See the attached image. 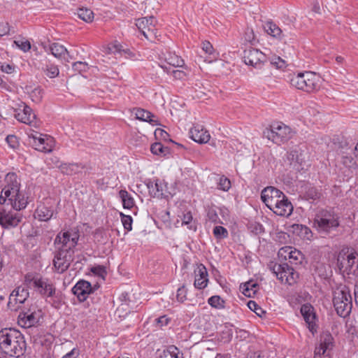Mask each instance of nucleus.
I'll return each instance as SVG.
<instances>
[{
	"label": "nucleus",
	"instance_id": "f8f14e48",
	"mask_svg": "<svg viewBox=\"0 0 358 358\" xmlns=\"http://www.w3.org/2000/svg\"><path fill=\"white\" fill-rule=\"evenodd\" d=\"M38 133L35 134H31L29 136L33 139L31 143L32 146L40 152H50L53 148L54 141L51 137H48L46 135L42 136V134L38 136Z\"/></svg>",
	"mask_w": 358,
	"mask_h": 358
},
{
	"label": "nucleus",
	"instance_id": "a878e982",
	"mask_svg": "<svg viewBox=\"0 0 358 358\" xmlns=\"http://www.w3.org/2000/svg\"><path fill=\"white\" fill-rule=\"evenodd\" d=\"M83 166L76 163L62 164L59 166L61 171L66 175H73L79 172Z\"/></svg>",
	"mask_w": 358,
	"mask_h": 358
},
{
	"label": "nucleus",
	"instance_id": "72a5a7b5",
	"mask_svg": "<svg viewBox=\"0 0 358 358\" xmlns=\"http://www.w3.org/2000/svg\"><path fill=\"white\" fill-rule=\"evenodd\" d=\"M257 286L256 283H254L252 281L248 282L243 285V286L241 287L243 289V294L248 297H251L252 294H255L257 292Z\"/></svg>",
	"mask_w": 358,
	"mask_h": 358
},
{
	"label": "nucleus",
	"instance_id": "8fccbe9b",
	"mask_svg": "<svg viewBox=\"0 0 358 358\" xmlns=\"http://www.w3.org/2000/svg\"><path fill=\"white\" fill-rule=\"evenodd\" d=\"M41 278L38 277V276H36L33 273H27L25 277H24V282H25V284L29 287H34V282H35V280H39Z\"/></svg>",
	"mask_w": 358,
	"mask_h": 358
},
{
	"label": "nucleus",
	"instance_id": "bf43d9fd",
	"mask_svg": "<svg viewBox=\"0 0 358 358\" xmlns=\"http://www.w3.org/2000/svg\"><path fill=\"white\" fill-rule=\"evenodd\" d=\"M202 49L206 53L210 55H212L214 53L213 47L209 41H204L202 43Z\"/></svg>",
	"mask_w": 358,
	"mask_h": 358
},
{
	"label": "nucleus",
	"instance_id": "b1692460",
	"mask_svg": "<svg viewBox=\"0 0 358 358\" xmlns=\"http://www.w3.org/2000/svg\"><path fill=\"white\" fill-rule=\"evenodd\" d=\"M18 317L19 322L22 323V325L26 327H30L38 322V318L35 313L31 312L29 310L27 312L20 313Z\"/></svg>",
	"mask_w": 358,
	"mask_h": 358
},
{
	"label": "nucleus",
	"instance_id": "4be33fe9",
	"mask_svg": "<svg viewBox=\"0 0 358 358\" xmlns=\"http://www.w3.org/2000/svg\"><path fill=\"white\" fill-rule=\"evenodd\" d=\"M134 110L135 111L136 119L141 121L148 122L152 125L159 124L158 120L155 119V116L150 112L140 108H134Z\"/></svg>",
	"mask_w": 358,
	"mask_h": 358
},
{
	"label": "nucleus",
	"instance_id": "4468645a",
	"mask_svg": "<svg viewBox=\"0 0 358 358\" xmlns=\"http://www.w3.org/2000/svg\"><path fill=\"white\" fill-rule=\"evenodd\" d=\"M320 78L316 73L306 71L303 91L308 93L316 92L320 89Z\"/></svg>",
	"mask_w": 358,
	"mask_h": 358
},
{
	"label": "nucleus",
	"instance_id": "4c0bfd02",
	"mask_svg": "<svg viewBox=\"0 0 358 358\" xmlns=\"http://www.w3.org/2000/svg\"><path fill=\"white\" fill-rule=\"evenodd\" d=\"M208 302L212 307L216 308H222L224 306V301L217 295L210 297Z\"/></svg>",
	"mask_w": 358,
	"mask_h": 358
},
{
	"label": "nucleus",
	"instance_id": "49530a36",
	"mask_svg": "<svg viewBox=\"0 0 358 358\" xmlns=\"http://www.w3.org/2000/svg\"><path fill=\"white\" fill-rule=\"evenodd\" d=\"M271 65L276 69H283L286 67V62L280 57H273L270 60Z\"/></svg>",
	"mask_w": 358,
	"mask_h": 358
},
{
	"label": "nucleus",
	"instance_id": "a19ab883",
	"mask_svg": "<svg viewBox=\"0 0 358 358\" xmlns=\"http://www.w3.org/2000/svg\"><path fill=\"white\" fill-rule=\"evenodd\" d=\"M213 234L217 239H222L227 237L228 231L224 227L217 226L213 229Z\"/></svg>",
	"mask_w": 358,
	"mask_h": 358
},
{
	"label": "nucleus",
	"instance_id": "20e7f679",
	"mask_svg": "<svg viewBox=\"0 0 358 358\" xmlns=\"http://www.w3.org/2000/svg\"><path fill=\"white\" fill-rule=\"evenodd\" d=\"M26 341L23 334L13 328L0 330V349L7 355L20 357L25 353Z\"/></svg>",
	"mask_w": 358,
	"mask_h": 358
},
{
	"label": "nucleus",
	"instance_id": "cd10ccee",
	"mask_svg": "<svg viewBox=\"0 0 358 358\" xmlns=\"http://www.w3.org/2000/svg\"><path fill=\"white\" fill-rule=\"evenodd\" d=\"M36 213L41 221H48L53 216L54 212L48 207L41 206L37 208Z\"/></svg>",
	"mask_w": 358,
	"mask_h": 358
},
{
	"label": "nucleus",
	"instance_id": "7c9ffc66",
	"mask_svg": "<svg viewBox=\"0 0 358 358\" xmlns=\"http://www.w3.org/2000/svg\"><path fill=\"white\" fill-rule=\"evenodd\" d=\"M159 358H183L178 348L172 345L159 354Z\"/></svg>",
	"mask_w": 358,
	"mask_h": 358
},
{
	"label": "nucleus",
	"instance_id": "ea45409f",
	"mask_svg": "<svg viewBox=\"0 0 358 358\" xmlns=\"http://www.w3.org/2000/svg\"><path fill=\"white\" fill-rule=\"evenodd\" d=\"M120 215L121 217V221H122L124 228L127 231H131L132 229V222H133L131 216L124 215L122 213H120Z\"/></svg>",
	"mask_w": 358,
	"mask_h": 358
},
{
	"label": "nucleus",
	"instance_id": "412c9836",
	"mask_svg": "<svg viewBox=\"0 0 358 358\" xmlns=\"http://www.w3.org/2000/svg\"><path fill=\"white\" fill-rule=\"evenodd\" d=\"M146 186L151 196L160 198L164 196V184L159 180L155 182L150 180L146 182Z\"/></svg>",
	"mask_w": 358,
	"mask_h": 358
},
{
	"label": "nucleus",
	"instance_id": "79ce46f5",
	"mask_svg": "<svg viewBox=\"0 0 358 358\" xmlns=\"http://www.w3.org/2000/svg\"><path fill=\"white\" fill-rule=\"evenodd\" d=\"M207 218L213 223L220 222V218L217 210L214 207L208 208L207 210Z\"/></svg>",
	"mask_w": 358,
	"mask_h": 358
},
{
	"label": "nucleus",
	"instance_id": "aec40b11",
	"mask_svg": "<svg viewBox=\"0 0 358 358\" xmlns=\"http://www.w3.org/2000/svg\"><path fill=\"white\" fill-rule=\"evenodd\" d=\"M28 297V290L23 287H17L10 295L8 303H11L13 301H15V303L22 304Z\"/></svg>",
	"mask_w": 358,
	"mask_h": 358
},
{
	"label": "nucleus",
	"instance_id": "bb28decb",
	"mask_svg": "<svg viewBox=\"0 0 358 358\" xmlns=\"http://www.w3.org/2000/svg\"><path fill=\"white\" fill-rule=\"evenodd\" d=\"M305 72L292 74L290 76L289 83L292 86L303 91L304 83Z\"/></svg>",
	"mask_w": 358,
	"mask_h": 358
},
{
	"label": "nucleus",
	"instance_id": "393cba45",
	"mask_svg": "<svg viewBox=\"0 0 358 358\" xmlns=\"http://www.w3.org/2000/svg\"><path fill=\"white\" fill-rule=\"evenodd\" d=\"M49 50L51 54L56 58L62 59L64 58L66 62H69V58L66 59L65 55H67L69 58H71L69 55L67 49L62 45L54 43L49 47Z\"/></svg>",
	"mask_w": 358,
	"mask_h": 358
},
{
	"label": "nucleus",
	"instance_id": "37998d69",
	"mask_svg": "<svg viewBox=\"0 0 358 358\" xmlns=\"http://www.w3.org/2000/svg\"><path fill=\"white\" fill-rule=\"evenodd\" d=\"M333 337L330 334H324L320 338V345L329 350L332 346Z\"/></svg>",
	"mask_w": 358,
	"mask_h": 358
},
{
	"label": "nucleus",
	"instance_id": "f257e3e1",
	"mask_svg": "<svg viewBox=\"0 0 358 358\" xmlns=\"http://www.w3.org/2000/svg\"><path fill=\"white\" fill-rule=\"evenodd\" d=\"M78 231L59 233L54 241L56 248L53 259V267L58 273H63L69 268L74 259V248L78 244Z\"/></svg>",
	"mask_w": 358,
	"mask_h": 358
},
{
	"label": "nucleus",
	"instance_id": "f03ea898",
	"mask_svg": "<svg viewBox=\"0 0 358 358\" xmlns=\"http://www.w3.org/2000/svg\"><path fill=\"white\" fill-rule=\"evenodd\" d=\"M3 187L0 195V205L8 206L15 210H20L27 206L24 194L20 192V183L16 174L9 173L6 176Z\"/></svg>",
	"mask_w": 358,
	"mask_h": 358
},
{
	"label": "nucleus",
	"instance_id": "e433bc0d",
	"mask_svg": "<svg viewBox=\"0 0 358 358\" xmlns=\"http://www.w3.org/2000/svg\"><path fill=\"white\" fill-rule=\"evenodd\" d=\"M248 307L260 317H264L266 315V311L264 310L255 301H249L248 302Z\"/></svg>",
	"mask_w": 358,
	"mask_h": 358
},
{
	"label": "nucleus",
	"instance_id": "c03bdc74",
	"mask_svg": "<svg viewBox=\"0 0 358 358\" xmlns=\"http://www.w3.org/2000/svg\"><path fill=\"white\" fill-rule=\"evenodd\" d=\"M30 98L32 101L39 103L43 97L42 90L39 87L34 88L29 94Z\"/></svg>",
	"mask_w": 358,
	"mask_h": 358
},
{
	"label": "nucleus",
	"instance_id": "864d4df0",
	"mask_svg": "<svg viewBox=\"0 0 358 358\" xmlns=\"http://www.w3.org/2000/svg\"><path fill=\"white\" fill-rule=\"evenodd\" d=\"M6 140L9 146L12 148H16L19 145L18 139L17 136L15 135H8L6 137Z\"/></svg>",
	"mask_w": 358,
	"mask_h": 358
},
{
	"label": "nucleus",
	"instance_id": "1a4fd4ad",
	"mask_svg": "<svg viewBox=\"0 0 358 358\" xmlns=\"http://www.w3.org/2000/svg\"><path fill=\"white\" fill-rule=\"evenodd\" d=\"M358 262L357 254L356 252H345L342 250L338 255L337 265L339 270L347 274L355 271L354 266Z\"/></svg>",
	"mask_w": 358,
	"mask_h": 358
},
{
	"label": "nucleus",
	"instance_id": "f704fd0d",
	"mask_svg": "<svg viewBox=\"0 0 358 358\" xmlns=\"http://www.w3.org/2000/svg\"><path fill=\"white\" fill-rule=\"evenodd\" d=\"M304 196L307 199L317 200L321 196V193L314 187H308L304 193Z\"/></svg>",
	"mask_w": 358,
	"mask_h": 358
},
{
	"label": "nucleus",
	"instance_id": "a211bd4d",
	"mask_svg": "<svg viewBox=\"0 0 358 358\" xmlns=\"http://www.w3.org/2000/svg\"><path fill=\"white\" fill-rule=\"evenodd\" d=\"M194 287L199 289L205 288L208 282L206 268L201 264L198 265L196 268L194 270Z\"/></svg>",
	"mask_w": 358,
	"mask_h": 358
},
{
	"label": "nucleus",
	"instance_id": "6e6552de",
	"mask_svg": "<svg viewBox=\"0 0 358 358\" xmlns=\"http://www.w3.org/2000/svg\"><path fill=\"white\" fill-rule=\"evenodd\" d=\"M269 268L282 282L292 285L298 278V274L287 264L271 262Z\"/></svg>",
	"mask_w": 358,
	"mask_h": 358
},
{
	"label": "nucleus",
	"instance_id": "39448f33",
	"mask_svg": "<svg viewBox=\"0 0 358 358\" xmlns=\"http://www.w3.org/2000/svg\"><path fill=\"white\" fill-rule=\"evenodd\" d=\"M338 226V217L334 211L322 209L315 215L314 227L320 232L329 233Z\"/></svg>",
	"mask_w": 358,
	"mask_h": 358
},
{
	"label": "nucleus",
	"instance_id": "423d86ee",
	"mask_svg": "<svg viewBox=\"0 0 358 358\" xmlns=\"http://www.w3.org/2000/svg\"><path fill=\"white\" fill-rule=\"evenodd\" d=\"M334 306L337 314L345 317L351 312L352 303L350 291L348 287L344 286L341 289L334 292L333 299Z\"/></svg>",
	"mask_w": 358,
	"mask_h": 358
},
{
	"label": "nucleus",
	"instance_id": "ddd939ff",
	"mask_svg": "<svg viewBox=\"0 0 358 358\" xmlns=\"http://www.w3.org/2000/svg\"><path fill=\"white\" fill-rule=\"evenodd\" d=\"M15 118L26 124L35 125L36 115L33 112L32 109L22 103L19 106V108L15 110Z\"/></svg>",
	"mask_w": 358,
	"mask_h": 358
},
{
	"label": "nucleus",
	"instance_id": "9b49d317",
	"mask_svg": "<svg viewBox=\"0 0 358 358\" xmlns=\"http://www.w3.org/2000/svg\"><path fill=\"white\" fill-rule=\"evenodd\" d=\"M243 60L245 64L255 68H261L266 61V56L259 50L250 48L243 52Z\"/></svg>",
	"mask_w": 358,
	"mask_h": 358
},
{
	"label": "nucleus",
	"instance_id": "2f4dec72",
	"mask_svg": "<svg viewBox=\"0 0 358 358\" xmlns=\"http://www.w3.org/2000/svg\"><path fill=\"white\" fill-rule=\"evenodd\" d=\"M301 313L305 321L310 325L313 323L315 315L313 313V307L310 305L305 304L301 306Z\"/></svg>",
	"mask_w": 358,
	"mask_h": 358
},
{
	"label": "nucleus",
	"instance_id": "13d9d810",
	"mask_svg": "<svg viewBox=\"0 0 358 358\" xmlns=\"http://www.w3.org/2000/svg\"><path fill=\"white\" fill-rule=\"evenodd\" d=\"M343 164L350 169H356L357 163L351 157H344Z\"/></svg>",
	"mask_w": 358,
	"mask_h": 358
},
{
	"label": "nucleus",
	"instance_id": "9d476101",
	"mask_svg": "<svg viewBox=\"0 0 358 358\" xmlns=\"http://www.w3.org/2000/svg\"><path fill=\"white\" fill-rule=\"evenodd\" d=\"M22 216L19 213L8 210L5 206L0 208V224L4 229L17 227L22 221Z\"/></svg>",
	"mask_w": 358,
	"mask_h": 358
},
{
	"label": "nucleus",
	"instance_id": "f3484780",
	"mask_svg": "<svg viewBox=\"0 0 358 358\" xmlns=\"http://www.w3.org/2000/svg\"><path fill=\"white\" fill-rule=\"evenodd\" d=\"M191 138L199 143H206L209 141L210 136L203 126L196 124L189 131Z\"/></svg>",
	"mask_w": 358,
	"mask_h": 358
},
{
	"label": "nucleus",
	"instance_id": "473e14b6",
	"mask_svg": "<svg viewBox=\"0 0 358 358\" xmlns=\"http://www.w3.org/2000/svg\"><path fill=\"white\" fill-rule=\"evenodd\" d=\"M77 14L79 18L86 22H91L94 19L93 12L88 8H79Z\"/></svg>",
	"mask_w": 358,
	"mask_h": 358
},
{
	"label": "nucleus",
	"instance_id": "de8ad7c7",
	"mask_svg": "<svg viewBox=\"0 0 358 358\" xmlns=\"http://www.w3.org/2000/svg\"><path fill=\"white\" fill-rule=\"evenodd\" d=\"M176 299L180 303H183L187 299V289L184 285L178 289Z\"/></svg>",
	"mask_w": 358,
	"mask_h": 358
},
{
	"label": "nucleus",
	"instance_id": "603ef678",
	"mask_svg": "<svg viewBox=\"0 0 358 358\" xmlns=\"http://www.w3.org/2000/svg\"><path fill=\"white\" fill-rule=\"evenodd\" d=\"M165 149H166V148L164 147L161 143H155L152 144L150 148V150L154 155L163 154Z\"/></svg>",
	"mask_w": 358,
	"mask_h": 358
},
{
	"label": "nucleus",
	"instance_id": "338daca9",
	"mask_svg": "<svg viewBox=\"0 0 358 358\" xmlns=\"http://www.w3.org/2000/svg\"><path fill=\"white\" fill-rule=\"evenodd\" d=\"M172 74L175 78L179 80L183 79L186 76V73L184 71L180 70H173L172 71Z\"/></svg>",
	"mask_w": 358,
	"mask_h": 358
},
{
	"label": "nucleus",
	"instance_id": "c756f323",
	"mask_svg": "<svg viewBox=\"0 0 358 358\" xmlns=\"http://www.w3.org/2000/svg\"><path fill=\"white\" fill-rule=\"evenodd\" d=\"M264 28L268 34L280 39L282 38V30L273 22H266Z\"/></svg>",
	"mask_w": 358,
	"mask_h": 358
},
{
	"label": "nucleus",
	"instance_id": "774afa93",
	"mask_svg": "<svg viewBox=\"0 0 358 358\" xmlns=\"http://www.w3.org/2000/svg\"><path fill=\"white\" fill-rule=\"evenodd\" d=\"M78 356V351L73 348L71 352L65 355L62 358H77Z\"/></svg>",
	"mask_w": 358,
	"mask_h": 358
},
{
	"label": "nucleus",
	"instance_id": "69168bd1",
	"mask_svg": "<svg viewBox=\"0 0 358 358\" xmlns=\"http://www.w3.org/2000/svg\"><path fill=\"white\" fill-rule=\"evenodd\" d=\"M155 135L157 137L160 136L164 140H166L169 136V134L162 129H157L155 131Z\"/></svg>",
	"mask_w": 358,
	"mask_h": 358
},
{
	"label": "nucleus",
	"instance_id": "dca6fc26",
	"mask_svg": "<svg viewBox=\"0 0 358 358\" xmlns=\"http://www.w3.org/2000/svg\"><path fill=\"white\" fill-rule=\"evenodd\" d=\"M41 295L47 297L52 296L55 293V288L52 283H50L47 279L41 278L35 280L34 287Z\"/></svg>",
	"mask_w": 358,
	"mask_h": 358
},
{
	"label": "nucleus",
	"instance_id": "4d7b16f0",
	"mask_svg": "<svg viewBox=\"0 0 358 358\" xmlns=\"http://www.w3.org/2000/svg\"><path fill=\"white\" fill-rule=\"evenodd\" d=\"M292 248L289 246H285L281 248L278 251V256L281 257L282 258L287 259H288V257L289 255V252H292Z\"/></svg>",
	"mask_w": 358,
	"mask_h": 358
},
{
	"label": "nucleus",
	"instance_id": "3c124183",
	"mask_svg": "<svg viewBox=\"0 0 358 358\" xmlns=\"http://www.w3.org/2000/svg\"><path fill=\"white\" fill-rule=\"evenodd\" d=\"M250 229L251 232L255 235H259L264 232V228L260 223L254 222L250 224Z\"/></svg>",
	"mask_w": 358,
	"mask_h": 358
},
{
	"label": "nucleus",
	"instance_id": "0e129e2a",
	"mask_svg": "<svg viewBox=\"0 0 358 358\" xmlns=\"http://www.w3.org/2000/svg\"><path fill=\"white\" fill-rule=\"evenodd\" d=\"M157 323L159 327L167 325L170 319L166 315H163L156 319Z\"/></svg>",
	"mask_w": 358,
	"mask_h": 358
},
{
	"label": "nucleus",
	"instance_id": "c9c22d12",
	"mask_svg": "<svg viewBox=\"0 0 358 358\" xmlns=\"http://www.w3.org/2000/svg\"><path fill=\"white\" fill-rule=\"evenodd\" d=\"M43 70L45 76L50 78H56L59 75V69L54 64L46 65L45 68H43Z\"/></svg>",
	"mask_w": 358,
	"mask_h": 358
},
{
	"label": "nucleus",
	"instance_id": "5fc2aeb1",
	"mask_svg": "<svg viewBox=\"0 0 358 358\" xmlns=\"http://www.w3.org/2000/svg\"><path fill=\"white\" fill-rule=\"evenodd\" d=\"M219 187L220 189L227 191L231 187V182L228 178L221 177L220 178Z\"/></svg>",
	"mask_w": 358,
	"mask_h": 358
},
{
	"label": "nucleus",
	"instance_id": "a18cd8bd",
	"mask_svg": "<svg viewBox=\"0 0 358 358\" xmlns=\"http://www.w3.org/2000/svg\"><path fill=\"white\" fill-rule=\"evenodd\" d=\"M182 224L187 225V227L189 229H194L196 230V227L194 225L192 224V215L191 212H187L186 213H184L182 215Z\"/></svg>",
	"mask_w": 358,
	"mask_h": 358
},
{
	"label": "nucleus",
	"instance_id": "e2e57ef3",
	"mask_svg": "<svg viewBox=\"0 0 358 358\" xmlns=\"http://www.w3.org/2000/svg\"><path fill=\"white\" fill-rule=\"evenodd\" d=\"M288 237L289 236L287 235V233L280 231L276 233L275 240L279 241L280 243H282L286 241Z\"/></svg>",
	"mask_w": 358,
	"mask_h": 358
},
{
	"label": "nucleus",
	"instance_id": "58836bf2",
	"mask_svg": "<svg viewBox=\"0 0 358 358\" xmlns=\"http://www.w3.org/2000/svg\"><path fill=\"white\" fill-rule=\"evenodd\" d=\"M14 43L23 52H27L31 49V43L28 40L19 38L14 41Z\"/></svg>",
	"mask_w": 358,
	"mask_h": 358
},
{
	"label": "nucleus",
	"instance_id": "7ed1b4c3",
	"mask_svg": "<svg viewBox=\"0 0 358 358\" xmlns=\"http://www.w3.org/2000/svg\"><path fill=\"white\" fill-rule=\"evenodd\" d=\"M261 199L265 205L279 216L289 217L293 211V206L285 194L273 186L263 189Z\"/></svg>",
	"mask_w": 358,
	"mask_h": 358
},
{
	"label": "nucleus",
	"instance_id": "2eb2a0df",
	"mask_svg": "<svg viewBox=\"0 0 358 358\" xmlns=\"http://www.w3.org/2000/svg\"><path fill=\"white\" fill-rule=\"evenodd\" d=\"M72 292L80 301H84L92 292L91 284L85 280H80L72 288Z\"/></svg>",
	"mask_w": 358,
	"mask_h": 358
},
{
	"label": "nucleus",
	"instance_id": "6ab92c4d",
	"mask_svg": "<svg viewBox=\"0 0 358 358\" xmlns=\"http://www.w3.org/2000/svg\"><path fill=\"white\" fill-rule=\"evenodd\" d=\"M136 25L138 29L141 31L143 36L149 38L148 34L145 29H148V32L153 31V27L155 25V20L153 16L148 17H142L136 20Z\"/></svg>",
	"mask_w": 358,
	"mask_h": 358
},
{
	"label": "nucleus",
	"instance_id": "680f3d73",
	"mask_svg": "<svg viewBox=\"0 0 358 358\" xmlns=\"http://www.w3.org/2000/svg\"><path fill=\"white\" fill-rule=\"evenodd\" d=\"M327 347H322L320 344L318 347L315 349V357L314 358H322V355H324L327 351Z\"/></svg>",
	"mask_w": 358,
	"mask_h": 358
},
{
	"label": "nucleus",
	"instance_id": "5701e85b",
	"mask_svg": "<svg viewBox=\"0 0 358 358\" xmlns=\"http://www.w3.org/2000/svg\"><path fill=\"white\" fill-rule=\"evenodd\" d=\"M160 56L167 62V64L174 67H183L185 66L184 60L175 53L169 51H166V52H162Z\"/></svg>",
	"mask_w": 358,
	"mask_h": 358
},
{
	"label": "nucleus",
	"instance_id": "0eeeda50",
	"mask_svg": "<svg viewBox=\"0 0 358 358\" xmlns=\"http://www.w3.org/2000/svg\"><path fill=\"white\" fill-rule=\"evenodd\" d=\"M264 135L274 143L280 145L291 138L292 131L282 122H275L264 130Z\"/></svg>",
	"mask_w": 358,
	"mask_h": 358
},
{
	"label": "nucleus",
	"instance_id": "c85d7f7f",
	"mask_svg": "<svg viewBox=\"0 0 358 358\" xmlns=\"http://www.w3.org/2000/svg\"><path fill=\"white\" fill-rule=\"evenodd\" d=\"M119 196L124 208L131 209L135 206L134 198L125 189H121L119 192Z\"/></svg>",
	"mask_w": 358,
	"mask_h": 358
},
{
	"label": "nucleus",
	"instance_id": "052dcab7",
	"mask_svg": "<svg viewBox=\"0 0 358 358\" xmlns=\"http://www.w3.org/2000/svg\"><path fill=\"white\" fill-rule=\"evenodd\" d=\"M301 256H302V254L299 250H297L292 248V252H289V255L288 257V259H293L294 262H296L299 259L300 257H301Z\"/></svg>",
	"mask_w": 358,
	"mask_h": 358
},
{
	"label": "nucleus",
	"instance_id": "6e6d98bb",
	"mask_svg": "<svg viewBox=\"0 0 358 358\" xmlns=\"http://www.w3.org/2000/svg\"><path fill=\"white\" fill-rule=\"evenodd\" d=\"M91 271L94 273L95 275H97L98 276L104 278V276L106 275V271L104 266H97L92 267L91 268Z\"/></svg>",
	"mask_w": 358,
	"mask_h": 358
},
{
	"label": "nucleus",
	"instance_id": "09e8293b",
	"mask_svg": "<svg viewBox=\"0 0 358 358\" xmlns=\"http://www.w3.org/2000/svg\"><path fill=\"white\" fill-rule=\"evenodd\" d=\"M73 69L79 73L85 72L88 69V64L83 62H76L72 64Z\"/></svg>",
	"mask_w": 358,
	"mask_h": 358
}]
</instances>
